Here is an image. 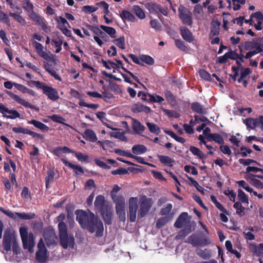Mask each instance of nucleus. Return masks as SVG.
I'll return each instance as SVG.
<instances>
[{
  "instance_id": "nucleus-1",
  "label": "nucleus",
  "mask_w": 263,
  "mask_h": 263,
  "mask_svg": "<svg viewBox=\"0 0 263 263\" xmlns=\"http://www.w3.org/2000/svg\"><path fill=\"white\" fill-rule=\"evenodd\" d=\"M77 220L83 229L98 237L103 234L104 227L101 220L96 215H78Z\"/></svg>"
},
{
  "instance_id": "nucleus-2",
  "label": "nucleus",
  "mask_w": 263,
  "mask_h": 263,
  "mask_svg": "<svg viewBox=\"0 0 263 263\" xmlns=\"http://www.w3.org/2000/svg\"><path fill=\"white\" fill-rule=\"evenodd\" d=\"M3 245L6 251V258L8 259H11L9 254L11 253L12 249L13 254L12 259L15 260L16 257L14 255L16 256L20 253V248L17 240L16 235L13 231L9 230H6L4 238Z\"/></svg>"
},
{
  "instance_id": "nucleus-3",
  "label": "nucleus",
  "mask_w": 263,
  "mask_h": 263,
  "mask_svg": "<svg viewBox=\"0 0 263 263\" xmlns=\"http://www.w3.org/2000/svg\"><path fill=\"white\" fill-rule=\"evenodd\" d=\"M19 232L24 249L28 250L30 253H33L35 246L33 234L29 232L28 229L25 227H21Z\"/></svg>"
},
{
  "instance_id": "nucleus-4",
  "label": "nucleus",
  "mask_w": 263,
  "mask_h": 263,
  "mask_svg": "<svg viewBox=\"0 0 263 263\" xmlns=\"http://www.w3.org/2000/svg\"><path fill=\"white\" fill-rule=\"evenodd\" d=\"M95 206L101 214H112L113 208L111 203L106 200L103 195H98L95 201Z\"/></svg>"
},
{
  "instance_id": "nucleus-5",
  "label": "nucleus",
  "mask_w": 263,
  "mask_h": 263,
  "mask_svg": "<svg viewBox=\"0 0 263 263\" xmlns=\"http://www.w3.org/2000/svg\"><path fill=\"white\" fill-rule=\"evenodd\" d=\"M145 7L150 13L157 15L159 18H160L159 14L160 13L165 16H167L168 14L167 8H162L160 5L156 3H147L145 4Z\"/></svg>"
},
{
  "instance_id": "nucleus-6",
  "label": "nucleus",
  "mask_w": 263,
  "mask_h": 263,
  "mask_svg": "<svg viewBox=\"0 0 263 263\" xmlns=\"http://www.w3.org/2000/svg\"><path fill=\"white\" fill-rule=\"evenodd\" d=\"M179 16L184 25L191 26L193 23L192 13L187 8L182 7L178 9Z\"/></svg>"
},
{
  "instance_id": "nucleus-7",
  "label": "nucleus",
  "mask_w": 263,
  "mask_h": 263,
  "mask_svg": "<svg viewBox=\"0 0 263 263\" xmlns=\"http://www.w3.org/2000/svg\"><path fill=\"white\" fill-rule=\"evenodd\" d=\"M37 251L36 253V259L40 262L46 261L47 258V249L44 241L41 239L37 245Z\"/></svg>"
},
{
  "instance_id": "nucleus-8",
  "label": "nucleus",
  "mask_w": 263,
  "mask_h": 263,
  "mask_svg": "<svg viewBox=\"0 0 263 263\" xmlns=\"http://www.w3.org/2000/svg\"><path fill=\"white\" fill-rule=\"evenodd\" d=\"M153 203V202L151 198H147L146 196L142 197L139 202V214H147Z\"/></svg>"
},
{
  "instance_id": "nucleus-9",
  "label": "nucleus",
  "mask_w": 263,
  "mask_h": 263,
  "mask_svg": "<svg viewBox=\"0 0 263 263\" xmlns=\"http://www.w3.org/2000/svg\"><path fill=\"white\" fill-rule=\"evenodd\" d=\"M0 112L8 119H14L20 117V114L17 110L9 109L2 103H0Z\"/></svg>"
},
{
  "instance_id": "nucleus-10",
  "label": "nucleus",
  "mask_w": 263,
  "mask_h": 263,
  "mask_svg": "<svg viewBox=\"0 0 263 263\" xmlns=\"http://www.w3.org/2000/svg\"><path fill=\"white\" fill-rule=\"evenodd\" d=\"M12 131L15 133H22L24 134H27L32 137L33 138H37L39 139H43L44 138L43 135L37 133L31 130L22 127H14L12 128Z\"/></svg>"
},
{
  "instance_id": "nucleus-11",
  "label": "nucleus",
  "mask_w": 263,
  "mask_h": 263,
  "mask_svg": "<svg viewBox=\"0 0 263 263\" xmlns=\"http://www.w3.org/2000/svg\"><path fill=\"white\" fill-rule=\"evenodd\" d=\"M116 205V214H125V200L123 196L112 199Z\"/></svg>"
},
{
  "instance_id": "nucleus-12",
  "label": "nucleus",
  "mask_w": 263,
  "mask_h": 263,
  "mask_svg": "<svg viewBox=\"0 0 263 263\" xmlns=\"http://www.w3.org/2000/svg\"><path fill=\"white\" fill-rule=\"evenodd\" d=\"M60 241L64 248H73L74 246V238L71 235H64L60 236Z\"/></svg>"
},
{
  "instance_id": "nucleus-13",
  "label": "nucleus",
  "mask_w": 263,
  "mask_h": 263,
  "mask_svg": "<svg viewBox=\"0 0 263 263\" xmlns=\"http://www.w3.org/2000/svg\"><path fill=\"white\" fill-rule=\"evenodd\" d=\"M9 96L14 100L20 103V104L22 105L25 107H28L31 109H34L35 110H36L37 111L39 110V107H37L36 106L32 105L29 103L28 102L25 101L23 99L20 97L18 96L13 94L12 92L8 93Z\"/></svg>"
},
{
  "instance_id": "nucleus-14",
  "label": "nucleus",
  "mask_w": 263,
  "mask_h": 263,
  "mask_svg": "<svg viewBox=\"0 0 263 263\" xmlns=\"http://www.w3.org/2000/svg\"><path fill=\"white\" fill-rule=\"evenodd\" d=\"M44 236L49 247L56 244L58 242L57 237L53 230H46L44 233Z\"/></svg>"
},
{
  "instance_id": "nucleus-15",
  "label": "nucleus",
  "mask_w": 263,
  "mask_h": 263,
  "mask_svg": "<svg viewBox=\"0 0 263 263\" xmlns=\"http://www.w3.org/2000/svg\"><path fill=\"white\" fill-rule=\"evenodd\" d=\"M43 93L47 96L48 99L53 101H55L59 98L57 90L49 86L45 87Z\"/></svg>"
},
{
  "instance_id": "nucleus-16",
  "label": "nucleus",
  "mask_w": 263,
  "mask_h": 263,
  "mask_svg": "<svg viewBox=\"0 0 263 263\" xmlns=\"http://www.w3.org/2000/svg\"><path fill=\"white\" fill-rule=\"evenodd\" d=\"M132 110L134 113L144 112L147 114L149 113L152 111L149 107L144 105L140 103L135 104L132 107Z\"/></svg>"
},
{
  "instance_id": "nucleus-17",
  "label": "nucleus",
  "mask_w": 263,
  "mask_h": 263,
  "mask_svg": "<svg viewBox=\"0 0 263 263\" xmlns=\"http://www.w3.org/2000/svg\"><path fill=\"white\" fill-rule=\"evenodd\" d=\"M132 128L136 134L140 135L145 129V127L140 121L135 119L132 120Z\"/></svg>"
},
{
  "instance_id": "nucleus-18",
  "label": "nucleus",
  "mask_w": 263,
  "mask_h": 263,
  "mask_svg": "<svg viewBox=\"0 0 263 263\" xmlns=\"http://www.w3.org/2000/svg\"><path fill=\"white\" fill-rule=\"evenodd\" d=\"M182 38L189 43H191L194 40L192 33L190 30L185 27H181L180 28Z\"/></svg>"
},
{
  "instance_id": "nucleus-19",
  "label": "nucleus",
  "mask_w": 263,
  "mask_h": 263,
  "mask_svg": "<svg viewBox=\"0 0 263 263\" xmlns=\"http://www.w3.org/2000/svg\"><path fill=\"white\" fill-rule=\"evenodd\" d=\"M129 214H136L138 210L137 197H130L128 199Z\"/></svg>"
},
{
  "instance_id": "nucleus-20",
  "label": "nucleus",
  "mask_w": 263,
  "mask_h": 263,
  "mask_svg": "<svg viewBox=\"0 0 263 263\" xmlns=\"http://www.w3.org/2000/svg\"><path fill=\"white\" fill-rule=\"evenodd\" d=\"M220 23L217 21L216 22H212L211 23V30L209 33V37L210 39L215 36H218L219 34V25Z\"/></svg>"
},
{
  "instance_id": "nucleus-21",
  "label": "nucleus",
  "mask_w": 263,
  "mask_h": 263,
  "mask_svg": "<svg viewBox=\"0 0 263 263\" xmlns=\"http://www.w3.org/2000/svg\"><path fill=\"white\" fill-rule=\"evenodd\" d=\"M83 137L86 140L91 142H95L97 140L96 133L91 129H86L84 132Z\"/></svg>"
},
{
  "instance_id": "nucleus-22",
  "label": "nucleus",
  "mask_w": 263,
  "mask_h": 263,
  "mask_svg": "<svg viewBox=\"0 0 263 263\" xmlns=\"http://www.w3.org/2000/svg\"><path fill=\"white\" fill-rule=\"evenodd\" d=\"M64 216L65 215H60L58 217V220L61 221L58 225L60 236L68 234L66 225L64 222L62 221L64 218Z\"/></svg>"
},
{
  "instance_id": "nucleus-23",
  "label": "nucleus",
  "mask_w": 263,
  "mask_h": 263,
  "mask_svg": "<svg viewBox=\"0 0 263 263\" xmlns=\"http://www.w3.org/2000/svg\"><path fill=\"white\" fill-rule=\"evenodd\" d=\"M61 161L63 162L64 164L66 166L69 167V168L74 170L75 174L78 175V173L77 171L79 172L81 174H83L84 173V170L82 167L78 165H74L71 162H69L65 159H61Z\"/></svg>"
},
{
  "instance_id": "nucleus-24",
  "label": "nucleus",
  "mask_w": 263,
  "mask_h": 263,
  "mask_svg": "<svg viewBox=\"0 0 263 263\" xmlns=\"http://www.w3.org/2000/svg\"><path fill=\"white\" fill-rule=\"evenodd\" d=\"M33 44L34 45L35 50L39 55L44 59L47 60L48 59V55L46 52L43 50V45L36 41H34Z\"/></svg>"
},
{
  "instance_id": "nucleus-25",
  "label": "nucleus",
  "mask_w": 263,
  "mask_h": 263,
  "mask_svg": "<svg viewBox=\"0 0 263 263\" xmlns=\"http://www.w3.org/2000/svg\"><path fill=\"white\" fill-rule=\"evenodd\" d=\"M27 123L29 124L33 125L34 127L40 129L43 132H48L49 129V127L46 125L36 120L28 121Z\"/></svg>"
},
{
  "instance_id": "nucleus-26",
  "label": "nucleus",
  "mask_w": 263,
  "mask_h": 263,
  "mask_svg": "<svg viewBox=\"0 0 263 263\" xmlns=\"http://www.w3.org/2000/svg\"><path fill=\"white\" fill-rule=\"evenodd\" d=\"M73 153V151L67 146H58L54 148L52 151V153L57 157H60L62 153Z\"/></svg>"
},
{
  "instance_id": "nucleus-27",
  "label": "nucleus",
  "mask_w": 263,
  "mask_h": 263,
  "mask_svg": "<svg viewBox=\"0 0 263 263\" xmlns=\"http://www.w3.org/2000/svg\"><path fill=\"white\" fill-rule=\"evenodd\" d=\"M120 16L123 21L127 20L129 22H135L136 21L135 16L129 11L123 10L120 14Z\"/></svg>"
},
{
  "instance_id": "nucleus-28",
  "label": "nucleus",
  "mask_w": 263,
  "mask_h": 263,
  "mask_svg": "<svg viewBox=\"0 0 263 263\" xmlns=\"http://www.w3.org/2000/svg\"><path fill=\"white\" fill-rule=\"evenodd\" d=\"M157 157L162 164L170 167L173 166L175 161L171 157L164 155H158Z\"/></svg>"
},
{
  "instance_id": "nucleus-29",
  "label": "nucleus",
  "mask_w": 263,
  "mask_h": 263,
  "mask_svg": "<svg viewBox=\"0 0 263 263\" xmlns=\"http://www.w3.org/2000/svg\"><path fill=\"white\" fill-rule=\"evenodd\" d=\"M132 153L135 155H141L147 152V147L142 144H136L132 148Z\"/></svg>"
},
{
  "instance_id": "nucleus-30",
  "label": "nucleus",
  "mask_w": 263,
  "mask_h": 263,
  "mask_svg": "<svg viewBox=\"0 0 263 263\" xmlns=\"http://www.w3.org/2000/svg\"><path fill=\"white\" fill-rule=\"evenodd\" d=\"M210 141H214L219 145H223L224 143V139L222 136L217 133H212L209 135Z\"/></svg>"
},
{
  "instance_id": "nucleus-31",
  "label": "nucleus",
  "mask_w": 263,
  "mask_h": 263,
  "mask_svg": "<svg viewBox=\"0 0 263 263\" xmlns=\"http://www.w3.org/2000/svg\"><path fill=\"white\" fill-rule=\"evenodd\" d=\"M164 95L167 102L172 105H175L177 104V102L176 97L172 93V92L168 90H166L164 91Z\"/></svg>"
},
{
  "instance_id": "nucleus-32",
  "label": "nucleus",
  "mask_w": 263,
  "mask_h": 263,
  "mask_svg": "<svg viewBox=\"0 0 263 263\" xmlns=\"http://www.w3.org/2000/svg\"><path fill=\"white\" fill-rule=\"evenodd\" d=\"M238 198L239 201L242 203L245 206H248L249 205V199L248 196L241 190L238 189Z\"/></svg>"
},
{
  "instance_id": "nucleus-33",
  "label": "nucleus",
  "mask_w": 263,
  "mask_h": 263,
  "mask_svg": "<svg viewBox=\"0 0 263 263\" xmlns=\"http://www.w3.org/2000/svg\"><path fill=\"white\" fill-rule=\"evenodd\" d=\"M191 107L192 110L197 113L200 114H204L206 113V109L203 108L202 106L198 102H193L191 104Z\"/></svg>"
},
{
  "instance_id": "nucleus-34",
  "label": "nucleus",
  "mask_w": 263,
  "mask_h": 263,
  "mask_svg": "<svg viewBox=\"0 0 263 263\" xmlns=\"http://www.w3.org/2000/svg\"><path fill=\"white\" fill-rule=\"evenodd\" d=\"M257 121L256 118H248L245 119L243 123L246 124L248 129H254L256 127H258Z\"/></svg>"
},
{
  "instance_id": "nucleus-35",
  "label": "nucleus",
  "mask_w": 263,
  "mask_h": 263,
  "mask_svg": "<svg viewBox=\"0 0 263 263\" xmlns=\"http://www.w3.org/2000/svg\"><path fill=\"white\" fill-rule=\"evenodd\" d=\"M229 59L236 60V59L241 60V62H244V55L238 54L236 50L233 51L231 49L227 52Z\"/></svg>"
},
{
  "instance_id": "nucleus-36",
  "label": "nucleus",
  "mask_w": 263,
  "mask_h": 263,
  "mask_svg": "<svg viewBox=\"0 0 263 263\" xmlns=\"http://www.w3.org/2000/svg\"><path fill=\"white\" fill-rule=\"evenodd\" d=\"M47 176L45 178V185L46 188H48L50 183L53 180L55 173L52 168H49L47 171Z\"/></svg>"
},
{
  "instance_id": "nucleus-37",
  "label": "nucleus",
  "mask_w": 263,
  "mask_h": 263,
  "mask_svg": "<svg viewBox=\"0 0 263 263\" xmlns=\"http://www.w3.org/2000/svg\"><path fill=\"white\" fill-rule=\"evenodd\" d=\"M146 125L151 133L159 135L161 132L159 127L154 123L147 122Z\"/></svg>"
},
{
  "instance_id": "nucleus-38",
  "label": "nucleus",
  "mask_w": 263,
  "mask_h": 263,
  "mask_svg": "<svg viewBox=\"0 0 263 263\" xmlns=\"http://www.w3.org/2000/svg\"><path fill=\"white\" fill-rule=\"evenodd\" d=\"M188 219L187 215H180L175 223V226L180 228L184 226L186 223Z\"/></svg>"
},
{
  "instance_id": "nucleus-39",
  "label": "nucleus",
  "mask_w": 263,
  "mask_h": 263,
  "mask_svg": "<svg viewBox=\"0 0 263 263\" xmlns=\"http://www.w3.org/2000/svg\"><path fill=\"white\" fill-rule=\"evenodd\" d=\"M101 61L103 66L108 69H111V68H113V69H118L120 68L118 64L110 60L106 61L102 59Z\"/></svg>"
},
{
  "instance_id": "nucleus-40",
  "label": "nucleus",
  "mask_w": 263,
  "mask_h": 263,
  "mask_svg": "<svg viewBox=\"0 0 263 263\" xmlns=\"http://www.w3.org/2000/svg\"><path fill=\"white\" fill-rule=\"evenodd\" d=\"M28 84L31 87H32L33 85H35L37 88L42 89L43 93L45 89V87L48 86V85H47L45 83L39 81L31 80L28 82Z\"/></svg>"
},
{
  "instance_id": "nucleus-41",
  "label": "nucleus",
  "mask_w": 263,
  "mask_h": 263,
  "mask_svg": "<svg viewBox=\"0 0 263 263\" xmlns=\"http://www.w3.org/2000/svg\"><path fill=\"white\" fill-rule=\"evenodd\" d=\"M190 151L194 156H197L200 159H203L205 158V156L203 152L200 151L199 148L195 146H191Z\"/></svg>"
},
{
  "instance_id": "nucleus-42",
  "label": "nucleus",
  "mask_w": 263,
  "mask_h": 263,
  "mask_svg": "<svg viewBox=\"0 0 263 263\" xmlns=\"http://www.w3.org/2000/svg\"><path fill=\"white\" fill-rule=\"evenodd\" d=\"M133 10L135 14L140 19H143L145 17V14L143 9L138 5H134Z\"/></svg>"
},
{
  "instance_id": "nucleus-43",
  "label": "nucleus",
  "mask_w": 263,
  "mask_h": 263,
  "mask_svg": "<svg viewBox=\"0 0 263 263\" xmlns=\"http://www.w3.org/2000/svg\"><path fill=\"white\" fill-rule=\"evenodd\" d=\"M100 28H101L104 32L109 34L111 37H115L114 35L116 33V30L115 28L111 27L106 26L105 25H101L100 26Z\"/></svg>"
},
{
  "instance_id": "nucleus-44",
  "label": "nucleus",
  "mask_w": 263,
  "mask_h": 263,
  "mask_svg": "<svg viewBox=\"0 0 263 263\" xmlns=\"http://www.w3.org/2000/svg\"><path fill=\"white\" fill-rule=\"evenodd\" d=\"M140 59L142 63H145L149 65H153L155 62L154 59L148 55H141Z\"/></svg>"
},
{
  "instance_id": "nucleus-45",
  "label": "nucleus",
  "mask_w": 263,
  "mask_h": 263,
  "mask_svg": "<svg viewBox=\"0 0 263 263\" xmlns=\"http://www.w3.org/2000/svg\"><path fill=\"white\" fill-rule=\"evenodd\" d=\"M28 15L30 18L34 22H36L37 24L41 23L43 20V18L34 11L30 13Z\"/></svg>"
},
{
  "instance_id": "nucleus-46",
  "label": "nucleus",
  "mask_w": 263,
  "mask_h": 263,
  "mask_svg": "<svg viewBox=\"0 0 263 263\" xmlns=\"http://www.w3.org/2000/svg\"><path fill=\"white\" fill-rule=\"evenodd\" d=\"M211 200L212 201V202H213L214 203L216 207L217 208H218L221 212L226 213L225 214H228L227 213V211L224 208L223 206V205L220 202H219L217 201V200L215 196L212 195L211 196Z\"/></svg>"
},
{
  "instance_id": "nucleus-47",
  "label": "nucleus",
  "mask_w": 263,
  "mask_h": 263,
  "mask_svg": "<svg viewBox=\"0 0 263 263\" xmlns=\"http://www.w3.org/2000/svg\"><path fill=\"white\" fill-rule=\"evenodd\" d=\"M113 42L119 48L122 49H124L125 48V37L124 36H120L119 38L114 40Z\"/></svg>"
},
{
  "instance_id": "nucleus-48",
  "label": "nucleus",
  "mask_w": 263,
  "mask_h": 263,
  "mask_svg": "<svg viewBox=\"0 0 263 263\" xmlns=\"http://www.w3.org/2000/svg\"><path fill=\"white\" fill-rule=\"evenodd\" d=\"M2 7L0 5V21H3L4 23L10 27L11 26L10 19L6 13L1 11Z\"/></svg>"
},
{
  "instance_id": "nucleus-49",
  "label": "nucleus",
  "mask_w": 263,
  "mask_h": 263,
  "mask_svg": "<svg viewBox=\"0 0 263 263\" xmlns=\"http://www.w3.org/2000/svg\"><path fill=\"white\" fill-rule=\"evenodd\" d=\"M85 26L88 29H89L90 31H92L95 34H96L97 35H102V34H105L98 27L93 26L90 25L88 24H86Z\"/></svg>"
},
{
  "instance_id": "nucleus-50",
  "label": "nucleus",
  "mask_w": 263,
  "mask_h": 263,
  "mask_svg": "<svg viewBox=\"0 0 263 263\" xmlns=\"http://www.w3.org/2000/svg\"><path fill=\"white\" fill-rule=\"evenodd\" d=\"M78 160L81 162H88V156L83 154L81 152H74L73 153Z\"/></svg>"
},
{
  "instance_id": "nucleus-51",
  "label": "nucleus",
  "mask_w": 263,
  "mask_h": 263,
  "mask_svg": "<svg viewBox=\"0 0 263 263\" xmlns=\"http://www.w3.org/2000/svg\"><path fill=\"white\" fill-rule=\"evenodd\" d=\"M121 190V187L117 184H115L110 192V196L112 199L117 198L118 197H122L121 195H117L116 193Z\"/></svg>"
},
{
  "instance_id": "nucleus-52",
  "label": "nucleus",
  "mask_w": 263,
  "mask_h": 263,
  "mask_svg": "<svg viewBox=\"0 0 263 263\" xmlns=\"http://www.w3.org/2000/svg\"><path fill=\"white\" fill-rule=\"evenodd\" d=\"M236 183L239 186L242 187L243 189H245L246 191L250 192L252 194V192H253V189L244 180H240L237 181Z\"/></svg>"
},
{
  "instance_id": "nucleus-53",
  "label": "nucleus",
  "mask_w": 263,
  "mask_h": 263,
  "mask_svg": "<svg viewBox=\"0 0 263 263\" xmlns=\"http://www.w3.org/2000/svg\"><path fill=\"white\" fill-rule=\"evenodd\" d=\"M26 6H23V9L26 10L29 14L33 11V5L30 0H23Z\"/></svg>"
},
{
  "instance_id": "nucleus-54",
  "label": "nucleus",
  "mask_w": 263,
  "mask_h": 263,
  "mask_svg": "<svg viewBox=\"0 0 263 263\" xmlns=\"http://www.w3.org/2000/svg\"><path fill=\"white\" fill-rule=\"evenodd\" d=\"M175 42L176 47L180 50L183 51H187L188 50V48L185 45V43L183 41L180 40H176Z\"/></svg>"
},
{
  "instance_id": "nucleus-55",
  "label": "nucleus",
  "mask_w": 263,
  "mask_h": 263,
  "mask_svg": "<svg viewBox=\"0 0 263 263\" xmlns=\"http://www.w3.org/2000/svg\"><path fill=\"white\" fill-rule=\"evenodd\" d=\"M200 77L208 81L212 80L211 74L206 71L204 69H200L199 71Z\"/></svg>"
},
{
  "instance_id": "nucleus-56",
  "label": "nucleus",
  "mask_w": 263,
  "mask_h": 263,
  "mask_svg": "<svg viewBox=\"0 0 263 263\" xmlns=\"http://www.w3.org/2000/svg\"><path fill=\"white\" fill-rule=\"evenodd\" d=\"M238 161L240 164L245 166L249 165L252 163H256L257 165L260 166V164L259 163H258L256 161L251 159H239L238 160Z\"/></svg>"
},
{
  "instance_id": "nucleus-57",
  "label": "nucleus",
  "mask_w": 263,
  "mask_h": 263,
  "mask_svg": "<svg viewBox=\"0 0 263 263\" xmlns=\"http://www.w3.org/2000/svg\"><path fill=\"white\" fill-rule=\"evenodd\" d=\"M111 136L117 139H120L122 141H126L127 138L125 136L123 132H114L111 134Z\"/></svg>"
},
{
  "instance_id": "nucleus-58",
  "label": "nucleus",
  "mask_w": 263,
  "mask_h": 263,
  "mask_svg": "<svg viewBox=\"0 0 263 263\" xmlns=\"http://www.w3.org/2000/svg\"><path fill=\"white\" fill-rule=\"evenodd\" d=\"M187 178L192 185H194L199 192H203L204 189L202 186H200L198 183L193 178L188 177Z\"/></svg>"
},
{
  "instance_id": "nucleus-59",
  "label": "nucleus",
  "mask_w": 263,
  "mask_h": 263,
  "mask_svg": "<svg viewBox=\"0 0 263 263\" xmlns=\"http://www.w3.org/2000/svg\"><path fill=\"white\" fill-rule=\"evenodd\" d=\"M98 9V7L86 5L83 7L82 11L86 13H91L96 11Z\"/></svg>"
},
{
  "instance_id": "nucleus-60",
  "label": "nucleus",
  "mask_w": 263,
  "mask_h": 263,
  "mask_svg": "<svg viewBox=\"0 0 263 263\" xmlns=\"http://www.w3.org/2000/svg\"><path fill=\"white\" fill-rule=\"evenodd\" d=\"M148 100L150 101V102H157L159 103H162L164 100L163 97L158 95H156V97L153 95L149 96Z\"/></svg>"
},
{
  "instance_id": "nucleus-61",
  "label": "nucleus",
  "mask_w": 263,
  "mask_h": 263,
  "mask_svg": "<svg viewBox=\"0 0 263 263\" xmlns=\"http://www.w3.org/2000/svg\"><path fill=\"white\" fill-rule=\"evenodd\" d=\"M242 203L240 201H237L234 203V208L237 210L236 214H239V213L243 212L246 207L243 206L242 205Z\"/></svg>"
},
{
  "instance_id": "nucleus-62",
  "label": "nucleus",
  "mask_w": 263,
  "mask_h": 263,
  "mask_svg": "<svg viewBox=\"0 0 263 263\" xmlns=\"http://www.w3.org/2000/svg\"><path fill=\"white\" fill-rule=\"evenodd\" d=\"M96 5L102 7L104 9V13L105 14H108L109 11V5L105 1H101L96 3Z\"/></svg>"
},
{
  "instance_id": "nucleus-63",
  "label": "nucleus",
  "mask_w": 263,
  "mask_h": 263,
  "mask_svg": "<svg viewBox=\"0 0 263 263\" xmlns=\"http://www.w3.org/2000/svg\"><path fill=\"white\" fill-rule=\"evenodd\" d=\"M115 153L119 156H124L128 158H130L132 156V154H131L130 152L125 151L124 150H122L121 149H115Z\"/></svg>"
},
{
  "instance_id": "nucleus-64",
  "label": "nucleus",
  "mask_w": 263,
  "mask_h": 263,
  "mask_svg": "<svg viewBox=\"0 0 263 263\" xmlns=\"http://www.w3.org/2000/svg\"><path fill=\"white\" fill-rule=\"evenodd\" d=\"M219 149L223 154L230 156L232 154V151L228 145H220Z\"/></svg>"
}]
</instances>
